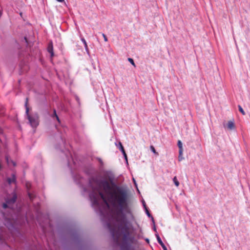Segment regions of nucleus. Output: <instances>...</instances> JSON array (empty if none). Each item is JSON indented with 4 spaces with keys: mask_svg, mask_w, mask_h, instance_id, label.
<instances>
[{
    "mask_svg": "<svg viewBox=\"0 0 250 250\" xmlns=\"http://www.w3.org/2000/svg\"><path fill=\"white\" fill-rule=\"evenodd\" d=\"M95 189L104 202H108L113 207L119 208L115 215L116 225L107 224L108 228L114 242L120 246L121 250H130L133 239L130 235V226L123 213L128 210V194L127 190L114 184L111 186L106 180H96Z\"/></svg>",
    "mask_w": 250,
    "mask_h": 250,
    "instance_id": "1",
    "label": "nucleus"
},
{
    "mask_svg": "<svg viewBox=\"0 0 250 250\" xmlns=\"http://www.w3.org/2000/svg\"><path fill=\"white\" fill-rule=\"evenodd\" d=\"M28 98L26 99L25 106L26 108V115L29 121V124L32 127L36 128L39 124V116L37 112L31 114L29 113V108L28 106Z\"/></svg>",
    "mask_w": 250,
    "mask_h": 250,
    "instance_id": "2",
    "label": "nucleus"
},
{
    "mask_svg": "<svg viewBox=\"0 0 250 250\" xmlns=\"http://www.w3.org/2000/svg\"><path fill=\"white\" fill-rule=\"evenodd\" d=\"M17 199V195L13 193L11 197H8L6 200V202L2 204V207L4 208H12L13 204L15 203Z\"/></svg>",
    "mask_w": 250,
    "mask_h": 250,
    "instance_id": "3",
    "label": "nucleus"
},
{
    "mask_svg": "<svg viewBox=\"0 0 250 250\" xmlns=\"http://www.w3.org/2000/svg\"><path fill=\"white\" fill-rule=\"evenodd\" d=\"M16 181V177L14 174H12L11 177L7 178V182L9 184L15 183Z\"/></svg>",
    "mask_w": 250,
    "mask_h": 250,
    "instance_id": "4",
    "label": "nucleus"
},
{
    "mask_svg": "<svg viewBox=\"0 0 250 250\" xmlns=\"http://www.w3.org/2000/svg\"><path fill=\"white\" fill-rule=\"evenodd\" d=\"M47 51L50 54L51 57H53L54 56V52L53 43L52 42L49 43L47 47Z\"/></svg>",
    "mask_w": 250,
    "mask_h": 250,
    "instance_id": "5",
    "label": "nucleus"
},
{
    "mask_svg": "<svg viewBox=\"0 0 250 250\" xmlns=\"http://www.w3.org/2000/svg\"><path fill=\"white\" fill-rule=\"evenodd\" d=\"M119 145H120V149L121 150V151H122V152L123 153L124 156V157L125 158V159L126 162H127V155L125 152V150L124 149V148L122 144L121 143H119Z\"/></svg>",
    "mask_w": 250,
    "mask_h": 250,
    "instance_id": "6",
    "label": "nucleus"
},
{
    "mask_svg": "<svg viewBox=\"0 0 250 250\" xmlns=\"http://www.w3.org/2000/svg\"><path fill=\"white\" fill-rule=\"evenodd\" d=\"M228 127L230 130L234 129L235 125L233 122L229 121L228 123Z\"/></svg>",
    "mask_w": 250,
    "mask_h": 250,
    "instance_id": "7",
    "label": "nucleus"
},
{
    "mask_svg": "<svg viewBox=\"0 0 250 250\" xmlns=\"http://www.w3.org/2000/svg\"><path fill=\"white\" fill-rule=\"evenodd\" d=\"M178 146L179 148V154L180 155L182 154L183 153V148H182V143L181 141L179 140L178 142Z\"/></svg>",
    "mask_w": 250,
    "mask_h": 250,
    "instance_id": "8",
    "label": "nucleus"
},
{
    "mask_svg": "<svg viewBox=\"0 0 250 250\" xmlns=\"http://www.w3.org/2000/svg\"><path fill=\"white\" fill-rule=\"evenodd\" d=\"M156 237H157V241H158V242L159 243V244L162 247H163L164 246H165L164 244L162 242V241L161 239L160 238V236L158 235H156Z\"/></svg>",
    "mask_w": 250,
    "mask_h": 250,
    "instance_id": "9",
    "label": "nucleus"
},
{
    "mask_svg": "<svg viewBox=\"0 0 250 250\" xmlns=\"http://www.w3.org/2000/svg\"><path fill=\"white\" fill-rule=\"evenodd\" d=\"M52 117H55L57 119V120L60 123V119H59V117L58 116L57 113H56V111L55 109H54L53 110V114L52 115Z\"/></svg>",
    "mask_w": 250,
    "mask_h": 250,
    "instance_id": "10",
    "label": "nucleus"
},
{
    "mask_svg": "<svg viewBox=\"0 0 250 250\" xmlns=\"http://www.w3.org/2000/svg\"><path fill=\"white\" fill-rule=\"evenodd\" d=\"M173 181L174 183V184L175 185V186L176 187H178L179 186V181H178L177 178L176 176H175L173 179Z\"/></svg>",
    "mask_w": 250,
    "mask_h": 250,
    "instance_id": "11",
    "label": "nucleus"
},
{
    "mask_svg": "<svg viewBox=\"0 0 250 250\" xmlns=\"http://www.w3.org/2000/svg\"><path fill=\"white\" fill-rule=\"evenodd\" d=\"M81 41L83 42V43H84V47H85V49L88 51V46H87V43L86 42V41L85 40V39L84 38H82L81 39Z\"/></svg>",
    "mask_w": 250,
    "mask_h": 250,
    "instance_id": "12",
    "label": "nucleus"
},
{
    "mask_svg": "<svg viewBox=\"0 0 250 250\" xmlns=\"http://www.w3.org/2000/svg\"><path fill=\"white\" fill-rule=\"evenodd\" d=\"M150 149L155 154H156V155H158L159 154L157 152H156L154 147L153 146H151L150 147Z\"/></svg>",
    "mask_w": 250,
    "mask_h": 250,
    "instance_id": "13",
    "label": "nucleus"
},
{
    "mask_svg": "<svg viewBox=\"0 0 250 250\" xmlns=\"http://www.w3.org/2000/svg\"><path fill=\"white\" fill-rule=\"evenodd\" d=\"M238 109H239V111L243 114V115H245V111H244L243 109L242 108V107H241V105H238Z\"/></svg>",
    "mask_w": 250,
    "mask_h": 250,
    "instance_id": "14",
    "label": "nucleus"
},
{
    "mask_svg": "<svg viewBox=\"0 0 250 250\" xmlns=\"http://www.w3.org/2000/svg\"><path fill=\"white\" fill-rule=\"evenodd\" d=\"M128 61H129V62H130V63H131L133 65V66H135V67L136 66H135V64L134 62V61H133V60L132 58H129L128 59Z\"/></svg>",
    "mask_w": 250,
    "mask_h": 250,
    "instance_id": "15",
    "label": "nucleus"
},
{
    "mask_svg": "<svg viewBox=\"0 0 250 250\" xmlns=\"http://www.w3.org/2000/svg\"><path fill=\"white\" fill-rule=\"evenodd\" d=\"M102 36L104 37V41L105 42H107L108 41V39H107L106 36H105V35L104 34V33H102Z\"/></svg>",
    "mask_w": 250,
    "mask_h": 250,
    "instance_id": "16",
    "label": "nucleus"
},
{
    "mask_svg": "<svg viewBox=\"0 0 250 250\" xmlns=\"http://www.w3.org/2000/svg\"><path fill=\"white\" fill-rule=\"evenodd\" d=\"M146 213H147V215L148 216H151L150 214L149 213L148 210L147 209H146Z\"/></svg>",
    "mask_w": 250,
    "mask_h": 250,
    "instance_id": "17",
    "label": "nucleus"
},
{
    "mask_svg": "<svg viewBox=\"0 0 250 250\" xmlns=\"http://www.w3.org/2000/svg\"><path fill=\"white\" fill-rule=\"evenodd\" d=\"M162 248H163V250H167V247H166V246H164L163 247H162Z\"/></svg>",
    "mask_w": 250,
    "mask_h": 250,
    "instance_id": "18",
    "label": "nucleus"
},
{
    "mask_svg": "<svg viewBox=\"0 0 250 250\" xmlns=\"http://www.w3.org/2000/svg\"><path fill=\"white\" fill-rule=\"evenodd\" d=\"M57 0L58 1H59V2H63V1H64V0Z\"/></svg>",
    "mask_w": 250,
    "mask_h": 250,
    "instance_id": "19",
    "label": "nucleus"
},
{
    "mask_svg": "<svg viewBox=\"0 0 250 250\" xmlns=\"http://www.w3.org/2000/svg\"><path fill=\"white\" fill-rule=\"evenodd\" d=\"M2 13V11L0 10V16H1Z\"/></svg>",
    "mask_w": 250,
    "mask_h": 250,
    "instance_id": "20",
    "label": "nucleus"
},
{
    "mask_svg": "<svg viewBox=\"0 0 250 250\" xmlns=\"http://www.w3.org/2000/svg\"><path fill=\"white\" fill-rule=\"evenodd\" d=\"M92 179L95 180V179H98L97 178H93Z\"/></svg>",
    "mask_w": 250,
    "mask_h": 250,
    "instance_id": "21",
    "label": "nucleus"
},
{
    "mask_svg": "<svg viewBox=\"0 0 250 250\" xmlns=\"http://www.w3.org/2000/svg\"><path fill=\"white\" fill-rule=\"evenodd\" d=\"M30 198H31V196L29 194Z\"/></svg>",
    "mask_w": 250,
    "mask_h": 250,
    "instance_id": "22",
    "label": "nucleus"
},
{
    "mask_svg": "<svg viewBox=\"0 0 250 250\" xmlns=\"http://www.w3.org/2000/svg\"><path fill=\"white\" fill-rule=\"evenodd\" d=\"M154 229L155 230H156V228H155V227H154Z\"/></svg>",
    "mask_w": 250,
    "mask_h": 250,
    "instance_id": "23",
    "label": "nucleus"
}]
</instances>
